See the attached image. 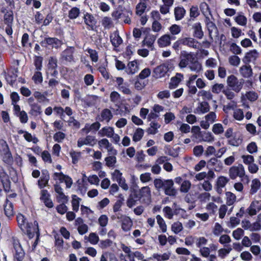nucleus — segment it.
Returning a JSON list of instances; mask_svg holds the SVG:
<instances>
[{
  "label": "nucleus",
  "instance_id": "1",
  "mask_svg": "<svg viewBox=\"0 0 261 261\" xmlns=\"http://www.w3.org/2000/svg\"><path fill=\"white\" fill-rule=\"evenodd\" d=\"M226 83L227 86L236 92H239L242 89L244 80H239L234 75L231 74L227 77Z\"/></svg>",
  "mask_w": 261,
  "mask_h": 261
},
{
  "label": "nucleus",
  "instance_id": "2",
  "mask_svg": "<svg viewBox=\"0 0 261 261\" xmlns=\"http://www.w3.org/2000/svg\"><path fill=\"white\" fill-rule=\"evenodd\" d=\"M229 175L232 179H235L239 177L241 179V180L247 176L245 174L244 167L241 164L237 166H232L229 170Z\"/></svg>",
  "mask_w": 261,
  "mask_h": 261
},
{
  "label": "nucleus",
  "instance_id": "3",
  "mask_svg": "<svg viewBox=\"0 0 261 261\" xmlns=\"http://www.w3.org/2000/svg\"><path fill=\"white\" fill-rule=\"evenodd\" d=\"M195 56L192 53L186 51L181 52L180 61L178 64L180 68H185L189 65L195 59Z\"/></svg>",
  "mask_w": 261,
  "mask_h": 261
},
{
  "label": "nucleus",
  "instance_id": "4",
  "mask_svg": "<svg viewBox=\"0 0 261 261\" xmlns=\"http://www.w3.org/2000/svg\"><path fill=\"white\" fill-rule=\"evenodd\" d=\"M62 44V41L56 37H45L41 42V45L45 47L58 49Z\"/></svg>",
  "mask_w": 261,
  "mask_h": 261
},
{
  "label": "nucleus",
  "instance_id": "5",
  "mask_svg": "<svg viewBox=\"0 0 261 261\" xmlns=\"http://www.w3.org/2000/svg\"><path fill=\"white\" fill-rule=\"evenodd\" d=\"M135 193L142 202L147 203L150 201L151 191L148 186L143 187Z\"/></svg>",
  "mask_w": 261,
  "mask_h": 261
},
{
  "label": "nucleus",
  "instance_id": "6",
  "mask_svg": "<svg viewBox=\"0 0 261 261\" xmlns=\"http://www.w3.org/2000/svg\"><path fill=\"white\" fill-rule=\"evenodd\" d=\"M17 221L18 226L21 230L23 232H26L28 235L31 237V228L30 224L28 223L24 216L21 214H18L17 216Z\"/></svg>",
  "mask_w": 261,
  "mask_h": 261
},
{
  "label": "nucleus",
  "instance_id": "7",
  "mask_svg": "<svg viewBox=\"0 0 261 261\" xmlns=\"http://www.w3.org/2000/svg\"><path fill=\"white\" fill-rule=\"evenodd\" d=\"M112 179L113 181H117L119 186L125 191L128 189V187L125 182V178L122 176V173L117 169L114 170L112 174Z\"/></svg>",
  "mask_w": 261,
  "mask_h": 261
},
{
  "label": "nucleus",
  "instance_id": "8",
  "mask_svg": "<svg viewBox=\"0 0 261 261\" xmlns=\"http://www.w3.org/2000/svg\"><path fill=\"white\" fill-rule=\"evenodd\" d=\"M166 195L173 196L176 194V191L174 188V182L172 179H165L163 189Z\"/></svg>",
  "mask_w": 261,
  "mask_h": 261
},
{
  "label": "nucleus",
  "instance_id": "9",
  "mask_svg": "<svg viewBox=\"0 0 261 261\" xmlns=\"http://www.w3.org/2000/svg\"><path fill=\"white\" fill-rule=\"evenodd\" d=\"M97 140L95 137L88 135L85 138H80L77 141V145L81 147L83 145H89L93 146L96 143Z\"/></svg>",
  "mask_w": 261,
  "mask_h": 261
},
{
  "label": "nucleus",
  "instance_id": "10",
  "mask_svg": "<svg viewBox=\"0 0 261 261\" xmlns=\"http://www.w3.org/2000/svg\"><path fill=\"white\" fill-rule=\"evenodd\" d=\"M261 210V201H253L246 210L248 214L252 216L255 215Z\"/></svg>",
  "mask_w": 261,
  "mask_h": 261
},
{
  "label": "nucleus",
  "instance_id": "11",
  "mask_svg": "<svg viewBox=\"0 0 261 261\" xmlns=\"http://www.w3.org/2000/svg\"><path fill=\"white\" fill-rule=\"evenodd\" d=\"M49 178L48 171L47 170H42L41 177L38 180V185L40 189H43L48 185Z\"/></svg>",
  "mask_w": 261,
  "mask_h": 261
},
{
  "label": "nucleus",
  "instance_id": "12",
  "mask_svg": "<svg viewBox=\"0 0 261 261\" xmlns=\"http://www.w3.org/2000/svg\"><path fill=\"white\" fill-rule=\"evenodd\" d=\"M169 70L168 66L165 64H161L154 69L153 72L156 78L165 76Z\"/></svg>",
  "mask_w": 261,
  "mask_h": 261
},
{
  "label": "nucleus",
  "instance_id": "13",
  "mask_svg": "<svg viewBox=\"0 0 261 261\" xmlns=\"http://www.w3.org/2000/svg\"><path fill=\"white\" fill-rule=\"evenodd\" d=\"M156 39V36L150 34L146 35L142 41V45L146 46L151 50L154 49V43Z\"/></svg>",
  "mask_w": 261,
  "mask_h": 261
},
{
  "label": "nucleus",
  "instance_id": "14",
  "mask_svg": "<svg viewBox=\"0 0 261 261\" xmlns=\"http://www.w3.org/2000/svg\"><path fill=\"white\" fill-rule=\"evenodd\" d=\"M85 23L88 26L87 29L93 30L96 23L94 17L91 14L86 13L84 15Z\"/></svg>",
  "mask_w": 261,
  "mask_h": 261
},
{
  "label": "nucleus",
  "instance_id": "15",
  "mask_svg": "<svg viewBox=\"0 0 261 261\" xmlns=\"http://www.w3.org/2000/svg\"><path fill=\"white\" fill-rule=\"evenodd\" d=\"M205 22L210 37L212 38L213 36H217L218 31L215 24L208 17H206Z\"/></svg>",
  "mask_w": 261,
  "mask_h": 261
},
{
  "label": "nucleus",
  "instance_id": "16",
  "mask_svg": "<svg viewBox=\"0 0 261 261\" xmlns=\"http://www.w3.org/2000/svg\"><path fill=\"white\" fill-rule=\"evenodd\" d=\"M74 53V48L72 47H67L61 53V58L63 60L70 62L73 61V54Z\"/></svg>",
  "mask_w": 261,
  "mask_h": 261
},
{
  "label": "nucleus",
  "instance_id": "17",
  "mask_svg": "<svg viewBox=\"0 0 261 261\" xmlns=\"http://www.w3.org/2000/svg\"><path fill=\"white\" fill-rule=\"evenodd\" d=\"M55 192L58 194L57 198L59 202H65L68 201V197L63 193V189L59 184L56 183L54 185Z\"/></svg>",
  "mask_w": 261,
  "mask_h": 261
},
{
  "label": "nucleus",
  "instance_id": "18",
  "mask_svg": "<svg viewBox=\"0 0 261 261\" xmlns=\"http://www.w3.org/2000/svg\"><path fill=\"white\" fill-rule=\"evenodd\" d=\"M139 70V67L136 61L129 62L126 66L125 72L129 75H133Z\"/></svg>",
  "mask_w": 261,
  "mask_h": 261
},
{
  "label": "nucleus",
  "instance_id": "19",
  "mask_svg": "<svg viewBox=\"0 0 261 261\" xmlns=\"http://www.w3.org/2000/svg\"><path fill=\"white\" fill-rule=\"evenodd\" d=\"M258 56V52L256 49H253L246 54L244 60L246 62H253L257 59Z\"/></svg>",
  "mask_w": 261,
  "mask_h": 261
},
{
  "label": "nucleus",
  "instance_id": "20",
  "mask_svg": "<svg viewBox=\"0 0 261 261\" xmlns=\"http://www.w3.org/2000/svg\"><path fill=\"white\" fill-rule=\"evenodd\" d=\"M239 71L241 75L244 78H250L253 74L252 69L249 65L242 66Z\"/></svg>",
  "mask_w": 261,
  "mask_h": 261
},
{
  "label": "nucleus",
  "instance_id": "21",
  "mask_svg": "<svg viewBox=\"0 0 261 261\" xmlns=\"http://www.w3.org/2000/svg\"><path fill=\"white\" fill-rule=\"evenodd\" d=\"M112 117L113 114L111 111L108 109H105L101 111L98 120L101 122L105 121L108 123Z\"/></svg>",
  "mask_w": 261,
  "mask_h": 261
},
{
  "label": "nucleus",
  "instance_id": "22",
  "mask_svg": "<svg viewBox=\"0 0 261 261\" xmlns=\"http://www.w3.org/2000/svg\"><path fill=\"white\" fill-rule=\"evenodd\" d=\"M200 137L199 138V141H204L209 143H212L214 140L215 137L213 135L209 132H202L200 133Z\"/></svg>",
  "mask_w": 261,
  "mask_h": 261
},
{
  "label": "nucleus",
  "instance_id": "23",
  "mask_svg": "<svg viewBox=\"0 0 261 261\" xmlns=\"http://www.w3.org/2000/svg\"><path fill=\"white\" fill-rule=\"evenodd\" d=\"M111 42L113 46L117 47L122 43V39L119 36L118 31H115L110 35Z\"/></svg>",
  "mask_w": 261,
  "mask_h": 261
},
{
  "label": "nucleus",
  "instance_id": "24",
  "mask_svg": "<svg viewBox=\"0 0 261 261\" xmlns=\"http://www.w3.org/2000/svg\"><path fill=\"white\" fill-rule=\"evenodd\" d=\"M15 250L14 258L17 261H22L24 256V252L20 244H15L14 245Z\"/></svg>",
  "mask_w": 261,
  "mask_h": 261
},
{
  "label": "nucleus",
  "instance_id": "25",
  "mask_svg": "<svg viewBox=\"0 0 261 261\" xmlns=\"http://www.w3.org/2000/svg\"><path fill=\"white\" fill-rule=\"evenodd\" d=\"M183 78L184 76L182 74L176 73L175 76L171 79L169 86V88L172 89L176 88Z\"/></svg>",
  "mask_w": 261,
  "mask_h": 261
},
{
  "label": "nucleus",
  "instance_id": "26",
  "mask_svg": "<svg viewBox=\"0 0 261 261\" xmlns=\"http://www.w3.org/2000/svg\"><path fill=\"white\" fill-rule=\"evenodd\" d=\"M114 132V129L113 127L111 126H105L98 131V134L101 137L106 136L108 138H110L112 135H113Z\"/></svg>",
  "mask_w": 261,
  "mask_h": 261
},
{
  "label": "nucleus",
  "instance_id": "27",
  "mask_svg": "<svg viewBox=\"0 0 261 261\" xmlns=\"http://www.w3.org/2000/svg\"><path fill=\"white\" fill-rule=\"evenodd\" d=\"M180 42L184 45H187L194 48H198V42L192 38H185L180 40Z\"/></svg>",
  "mask_w": 261,
  "mask_h": 261
},
{
  "label": "nucleus",
  "instance_id": "28",
  "mask_svg": "<svg viewBox=\"0 0 261 261\" xmlns=\"http://www.w3.org/2000/svg\"><path fill=\"white\" fill-rule=\"evenodd\" d=\"M110 101L116 106L119 107L121 103V96L120 94L116 91H113L110 96Z\"/></svg>",
  "mask_w": 261,
  "mask_h": 261
},
{
  "label": "nucleus",
  "instance_id": "29",
  "mask_svg": "<svg viewBox=\"0 0 261 261\" xmlns=\"http://www.w3.org/2000/svg\"><path fill=\"white\" fill-rule=\"evenodd\" d=\"M161 125L155 121H152L150 123V127L147 129V133L149 134L154 135L158 132V129Z\"/></svg>",
  "mask_w": 261,
  "mask_h": 261
},
{
  "label": "nucleus",
  "instance_id": "30",
  "mask_svg": "<svg viewBox=\"0 0 261 261\" xmlns=\"http://www.w3.org/2000/svg\"><path fill=\"white\" fill-rule=\"evenodd\" d=\"M196 110L198 114L207 113L210 111V106L207 102L202 101L199 103Z\"/></svg>",
  "mask_w": 261,
  "mask_h": 261
},
{
  "label": "nucleus",
  "instance_id": "31",
  "mask_svg": "<svg viewBox=\"0 0 261 261\" xmlns=\"http://www.w3.org/2000/svg\"><path fill=\"white\" fill-rule=\"evenodd\" d=\"M193 29L194 37L201 39L203 36V33L202 31L201 24L199 22L195 23L193 25Z\"/></svg>",
  "mask_w": 261,
  "mask_h": 261
},
{
  "label": "nucleus",
  "instance_id": "32",
  "mask_svg": "<svg viewBox=\"0 0 261 261\" xmlns=\"http://www.w3.org/2000/svg\"><path fill=\"white\" fill-rule=\"evenodd\" d=\"M138 200H140L139 198L137 197L136 194L134 193L130 194L126 200V205L129 208H132L137 204Z\"/></svg>",
  "mask_w": 261,
  "mask_h": 261
},
{
  "label": "nucleus",
  "instance_id": "33",
  "mask_svg": "<svg viewBox=\"0 0 261 261\" xmlns=\"http://www.w3.org/2000/svg\"><path fill=\"white\" fill-rule=\"evenodd\" d=\"M0 181L3 185V187L5 192L6 193L9 192L11 190V182L9 179V176L1 178Z\"/></svg>",
  "mask_w": 261,
  "mask_h": 261
},
{
  "label": "nucleus",
  "instance_id": "34",
  "mask_svg": "<svg viewBox=\"0 0 261 261\" xmlns=\"http://www.w3.org/2000/svg\"><path fill=\"white\" fill-rule=\"evenodd\" d=\"M132 226V221L131 219L127 217H125L122 220L121 227L123 231H128L130 230Z\"/></svg>",
  "mask_w": 261,
  "mask_h": 261
},
{
  "label": "nucleus",
  "instance_id": "35",
  "mask_svg": "<svg viewBox=\"0 0 261 261\" xmlns=\"http://www.w3.org/2000/svg\"><path fill=\"white\" fill-rule=\"evenodd\" d=\"M189 68L191 71L199 73L202 70V65L195 58L189 65Z\"/></svg>",
  "mask_w": 261,
  "mask_h": 261
},
{
  "label": "nucleus",
  "instance_id": "36",
  "mask_svg": "<svg viewBox=\"0 0 261 261\" xmlns=\"http://www.w3.org/2000/svg\"><path fill=\"white\" fill-rule=\"evenodd\" d=\"M226 196V203L228 206L233 205L236 201V195L231 192H226L225 193Z\"/></svg>",
  "mask_w": 261,
  "mask_h": 261
},
{
  "label": "nucleus",
  "instance_id": "37",
  "mask_svg": "<svg viewBox=\"0 0 261 261\" xmlns=\"http://www.w3.org/2000/svg\"><path fill=\"white\" fill-rule=\"evenodd\" d=\"M261 186V183L258 179L255 178L252 180L250 193L253 194L257 192Z\"/></svg>",
  "mask_w": 261,
  "mask_h": 261
},
{
  "label": "nucleus",
  "instance_id": "38",
  "mask_svg": "<svg viewBox=\"0 0 261 261\" xmlns=\"http://www.w3.org/2000/svg\"><path fill=\"white\" fill-rule=\"evenodd\" d=\"M158 43L160 47L167 46L170 44V38L169 35H164L158 40Z\"/></svg>",
  "mask_w": 261,
  "mask_h": 261
},
{
  "label": "nucleus",
  "instance_id": "39",
  "mask_svg": "<svg viewBox=\"0 0 261 261\" xmlns=\"http://www.w3.org/2000/svg\"><path fill=\"white\" fill-rule=\"evenodd\" d=\"M30 110V114L33 116H37L42 113L41 107L37 103L32 105Z\"/></svg>",
  "mask_w": 261,
  "mask_h": 261
},
{
  "label": "nucleus",
  "instance_id": "40",
  "mask_svg": "<svg viewBox=\"0 0 261 261\" xmlns=\"http://www.w3.org/2000/svg\"><path fill=\"white\" fill-rule=\"evenodd\" d=\"M186 10L181 7H177L174 9V15L176 20H181L184 16Z\"/></svg>",
  "mask_w": 261,
  "mask_h": 261
},
{
  "label": "nucleus",
  "instance_id": "41",
  "mask_svg": "<svg viewBox=\"0 0 261 261\" xmlns=\"http://www.w3.org/2000/svg\"><path fill=\"white\" fill-rule=\"evenodd\" d=\"M191 187V182L189 180H184L180 185V191L186 193L189 192Z\"/></svg>",
  "mask_w": 261,
  "mask_h": 261
},
{
  "label": "nucleus",
  "instance_id": "42",
  "mask_svg": "<svg viewBox=\"0 0 261 261\" xmlns=\"http://www.w3.org/2000/svg\"><path fill=\"white\" fill-rule=\"evenodd\" d=\"M62 86L66 89H63L61 91V96L63 99L68 100L70 97L69 90L71 89V88L69 86L65 84H63Z\"/></svg>",
  "mask_w": 261,
  "mask_h": 261
},
{
  "label": "nucleus",
  "instance_id": "43",
  "mask_svg": "<svg viewBox=\"0 0 261 261\" xmlns=\"http://www.w3.org/2000/svg\"><path fill=\"white\" fill-rule=\"evenodd\" d=\"M32 80L36 84H41L43 82V76L40 70H36L32 77Z\"/></svg>",
  "mask_w": 261,
  "mask_h": 261
},
{
  "label": "nucleus",
  "instance_id": "44",
  "mask_svg": "<svg viewBox=\"0 0 261 261\" xmlns=\"http://www.w3.org/2000/svg\"><path fill=\"white\" fill-rule=\"evenodd\" d=\"M106 165L109 168H113L115 167L117 162L116 157L114 155H109L105 159Z\"/></svg>",
  "mask_w": 261,
  "mask_h": 261
},
{
  "label": "nucleus",
  "instance_id": "45",
  "mask_svg": "<svg viewBox=\"0 0 261 261\" xmlns=\"http://www.w3.org/2000/svg\"><path fill=\"white\" fill-rule=\"evenodd\" d=\"M81 199L78 197L76 195H73L72 196V210L77 212L79 209L80 202Z\"/></svg>",
  "mask_w": 261,
  "mask_h": 261
},
{
  "label": "nucleus",
  "instance_id": "46",
  "mask_svg": "<svg viewBox=\"0 0 261 261\" xmlns=\"http://www.w3.org/2000/svg\"><path fill=\"white\" fill-rule=\"evenodd\" d=\"M80 13V9L75 7L72 8L68 12V17L70 19L76 18Z\"/></svg>",
  "mask_w": 261,
  "mask_h": 261
},
{
  "label": "nucleus",
  "instance_id": "47",
  "mask_svg": "<svg viewBox=\"0 0 261 261\" xmlns=\"http://www.w3.org/2000/svg\"><path fill=\"white\" fill-rule=\"evenodd\" d=\"M157 223L159 225L160 229L163 232H165L167 231V225L163 218L159 215L156 217Z\"/></svg>",
  "mask_w": 261,
  "mask_h": 261
},
{
  "label": "nucleus",
  "instance_id": "48",
  "mask_svg": "<svg viewBox=\"0 0 261 261\" xmlns=\"http://www.w3.org/2000/svg\"><path fill=\"white\" fill-rule=\"evenodd\" d=\"M170 256V253H164L163 254H153V257L157 261H166L169 259Z\"/></svg>",
  "mask_w": 261,
  "mask_h": 261
},
{
  "label": "nucleus",
  "instance_id": "49",
  "mask_svg": "<svg viewBox=\"0 0 261 261\" xmlns=\"http://www.w3.org/2000/svg\"><path fill=\"white\" fill-rule=\"evenodd\" d=\"M144 135V130L141 128H137L134 133L133 140L134 142H138L140 141L143 137Z\"/></svg>",
  "mask_w": 261,
  "mask_h": 261
},
{
  "label": "nucleus",
  "instance_id": "50",
  "mask_svg": "<svg viewBox=\"0 0 261 261\" xmlns=\"http://www.w3.org/2000/svg\"><path fill=\"white\" fill-rule=\"evenodd\" d=\"M6 205L4 207V211L5 215L10 217L13 215V208H12V204L11 202H9V201L7 199H6Z\"/></svg>",
  "mask_w": 261,
  "mask_h": 261
},
{
  "label": "nucleus",
  "instance_id": "51",
  "mask_svg": "<svg viewBox=\"0 0 261 261\" xmlns=\"http://www.w3.org/2000/svg\"><path fill=\"white\" fill-rule=\"evenodd\" d=\"M13 20V13L12 11H7L4 15V22L8 25H11Z\"/></svg>",
  "mask_w": 261,
  "mask_h": 261
},
{
  "label": "nucleus",
  "instance_id": "52",
  "mask_svg": "<svg viewBox=\"0 0 261 261\" xmlns=\"http://www.w3.org/2000/svg\"><path fill=\"white\" fill-rule=\"evenodd\" d=\"M117 89L124 94L130 95L132 94V91L129 88V84L127 83H125L121 86H119Z\"/></svg>",
  "mask_w": 261,
  "mask_h": 261
},
{
  "label": "nucleus",
  "instance_id": "53",
  "mask_svg": "<svg viewBox=\"0 0 261 261\" xmlns=\"http://www.w3.org/2000/svg\"><path fill=\"white\" fill-rule=\"evenodd\" d=\"M68 175L64 174L62 172H55L53 175V178L55 180H59L60 183L65 182V180Z\"/></svg>",
  "mask_w": 261,
  "mask_h": 261
},
{
  "label": "nucleus",
  "instance_id": "54",
  "mask_svg": "<svg viewBox=\"0 0 261 261\" xmlns=\"http://www.w3.org/2000/svg\"><path fill=\"white\" fill-rule=\"evenodd\" d=\"M243 162L247 165H249L254 161V157L250 154H244L241 156Z\"/></svg>",
  "mask_w": 261,
  "mask_h": 261
},
{
  "label": "nucleus",
  "instance_id": "55",
  "mask_svg": "<svg viewBox=\"0 0 261 261\" xmlns=\"http://www.w3.org/2000/svg\"><path fill=\"white\" fill-rule=\"evenodd\" d=\"M229 179L226 177L221 176L217 180V186L219 188H224L228 182Z\"/></svg>",
  "mask_w": 261,
  "mask_h": 261
},
{
  "label": "nucleus",
  "instance_id": "56",
  "mask_svg": "<svg viewBox=\"0 0 261 261\" xmlns=\"http://www.w3.org/2000/svg\"><path fill=\"white\" fill-rule=\"evenodd\" d=\"M146 8L145 3H139L137 4L136 8V13L138 15H141Z\"/></svg>",
  "mask_w": 261,
  "mask_h": 261
},
{
  "label": "nucleus",
  "instance_id": "57",
  "mask_svg": "<svg viewBox=\"0 0 261 261\" xmlns=\"http://www.w3.org/2000/svg\"><path fill=\"white\" fill-rule=\"evenodd\" d=\"M245 96L250 101H254L258 98V94L255 91H250L246 92Z\"/></svg>",
  "mask_w": 261,
  "mask_h": 261
},
{
  "label": "nucleus",
  "instance_id": "58",
  "mask_svg": "<svg viewBox=\"0 0 261 261\" xmlns=\"http://www.w3.org/2000/svg\"><path fill=\"white\" fill-rule=\"evenodd\" d=\"M241 139L235 135L229 138L228 144L231 146H238L241 143Z\"/></svg>",
  "mask_w": 261,
  "mask_h": 261
},
{
  "label": "nucleus",
  "instance_id": "59",
  "mask_svg": "<svg viewBox=\"0 0 261 261\" xmlns=\"http://www.w3.org/2000/svg\"><path fill=\"white\" fill-rule=\"evenodd\" d=\"M98 145L99 146V148H105V149H108L109 147H111V143H110L109 140L107 139H102L100 140H99L98 142Z\"/></svg>",
  "mask_w": 261,
  "mask_h": 261
},
{
  "label": "nucleus",
  "instance_id": "60",
  "mask_svg": "<svg viewBox=\"0 0 261 261\" xmlns=\"http://www.w3.org/2000/svg\"><path fill=\"white\" fill-rule=\"evenodd\" d=\"M21 45L23 47L26 48L31 46V43L29 42V36L27 33L23 34L22 36Z\"/></svg>",
  "mask_w": 261,
  "mask_h": 261
},
{
  "label": "nucleus",
  "instance_id": "61",
  "mask_svg": "<svg viewBox=\"0 0 261 261\" xmlns=\"http://www.w3.org/2000/svg\"><path fill=\"white\" fill-rule=\"evenodd\" d=\"M86 51L89 54L90 58L93 62H97L98 59V54L95 50L91 48H88Z\"/></svg>",
  "mask_w": 261,
  "mask_h": 261
},
{
  "label": "nucleus",
  "instance_id": "62",
  "mask_svg": "<svg viewBox=\"0 0 261 261\" xmlns=\"http://www.w3.org/2000/svg\"><path fill=\"white\" fill-rule=\"evenodd\" d=\"M224 86L223 84H215L212 86V91L214 93L219 94L224 90Z\"/></svg>",
  "mask_w": 261,
  "mask_h": 261
},
{
  "label": "nucleus",
  "instance_id": "63",
  "mask_svg": "<svg viewBox=\"0 0 261 261\" xmlns=\"http://www.w3.org/2000/svg\"><path fill=\"white\" fill-rule=\"evenodd\" d=\"M212 130L216 135H220L224 131V128L221 123L215 124L213 126Z\"/></svg>",
  "mask_w": 261,
  "mask_h": 261
},
{
  "label": "nucleus",
  "instance_id": "64",
  "mask_svg": "<svg viewBox=\"0 0 261 261\" xmlns=\"http://www.w3.org/2000/svg\"><path fill=\"white\" fill-rule=\"evenodd\" d=\"M200 9L205 17H208V15L210 14L208 6L206 3H202L200 5Z\"/></svg>",
  "mask_w": 261,
  "mask_h": 261
}]
</instances>
